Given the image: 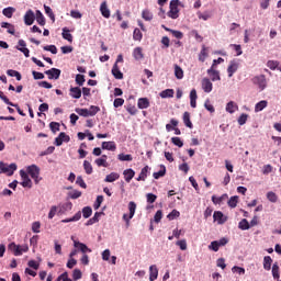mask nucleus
<instances>
[{
	"mask_svg": "<svg viewBox=\"0 0 281 281\" xmlns=\"http://www.w3.org/2000/svg\"><path fill=\"white\" fill-rule=\"evenodd\" d=\"M267 67L270 68L272 71H281V65L278 60H268Z\"/></svg>",
	"mask_w": 281,
	"mask_h": 281,
	"instance_id": "nucleus-18",
	"label": "nucleus"
},
{
	"mask_svg": "<svg viewBox=\"0 0 281 281\" xmlns=\"http://www.w3.org/2000/svg\"><path fill=\"white\" fill-rule=\"evenodd\" d=\"M49 128L53 133H58L60 131V123L58 122H50L49 123Z\"/></svg>",
	"mask_w": 281,
	"mask_h": 281,
	"instance_id": "nucleus-50",
	"label": "nucleus"
},
{
	"mask_svg": "<svg viewBox=\"0 0 281 281\" xmlns=\"http://www.w3.org/2000/svg\"><path fill=\"white\" fill-rule=\"evenodd\" d=\"M0 100L3 101L4 104H8L9 106H16V104L12 103L8 97L3 93V91H0Z\"/></svg>",
	"mask_w": 281,
	"mask_h": 281,
	"instance_id": "nucleus-45",
	"label": "nucleus"
},
{
	"mask_svg": "<svg viewBox=\"0 0 281 281\" xmlns=\"http://www.w3.org/2000/svg\"><path fill=\"white\" fill-rule=\"evenodd\" d=\"M209 249H212V251H218L221 249V246L218 245V240H214L210 244Z\"/></svg>",
	"mask_w": 281,
	"mask_h": 281,
	"instance_id": "nucleus-61",
	"label": "nucleus"
},
{
	"mask_svg": "<svg viewBox=\"0 0 281 281\" xmlns=\"http://www.w3.org/2000/svg\"><path fill=\"white\" fill-rule=\"evenodd\" d=\"M29 267L31 269H34L35 271H38L40 267H41V263H38V261H35V260H30L27 262Z\"/></svg>",
	"mask_w": 281,
	"mask_h": 281,
	"instance_id": "nucleus-59",
	"label": "nucleus"
},
{
	"mask_svg": "<svg viewBox=\"0 0 281 281\" xmlns=\"http://www.w3.org/2000/svg\"><path fill=\"white\" fill-rule=\"evenodd\" d=\"M134 41H142L144 38V35L142 34V31L139 29H135L133 33Z\"/></svg>",
	"mask_w": 281,
	"mask_h": 281,
	"instance_id": "nucleus-51",
	"label": "nucleus"
},
{
	"mask_svg": "<svg viewBox=\"0 0 281 281\" xmlns=\"http://www.w3.org/2000/svg\"><path fill=\"white\" fill-rule=\"evenodd\" d=\"M102 149L115 151L117 149V146L115 145V142H103Z\"/></svg>",
	"mask_w": 281,
	"mask_h": 281,
	"instance_id": "nucleus-20",
	"label": "nucleus"
},
{
	"mask_svg": "<svg viewBox=\"0 0 281 281\" xmlns=\"http://www.w3.org/2000/svg\"><path fill=\"white\" fill-rule=\"evenodd\" d=\"M76 82H77V85H79V87H82V85H85V77H83V75H77L76 76Z\"/></svg>",
	"mask_w": 281,
	"mask_h": 281,
	"instance_id": "nucleus-64",
	"label": "nucleus"
},
{
	"mask_svg": "<svg viewBox=\"0 0 281 281\" xmlns=\"http://www.w3.org/2000/svg\"><path fill=\"white\" fill-rule=\"evenodd\" d=\"M27 173L30 175V177H32V179L34 180L35 183L41 182V179H42V178H40L41 169L38 168V166H36V165L29 166Z\"/></svg>",
	"mask_w": 281,
	"mask_h": 281,
	"instance_id": "nucleus-3",
	"label": "nucleus"
},
{
	"mask_svg": "<svg viewBox=\"0 0 281 281\" xmlns=\"http://www.w3.org/2000/svg\"><path fill=\"white\" fill-rule=\"evenodd\" d=\"M133 56L135 60H142V58H144V55L142 54V47H136L133 52Z\"/></svg>",
	"mask_w": 281,
	"mask_h": 281,
	"instance_id": "nucleus-43",
	"label": "nucleus"
},
{
	"mask_svg": "<svg viewBox=\"0 0 281 281\" xmlns=\"http://www.w3.org/2000/svg\"><path fill=\"white\" fill-rule=\"evenodd\" d=\"M227 71H238V61H231Z\"/></svg>",
	"mask_w": 281,
	"mask_h": 281,
	"instance_id": "nucleus-62",
	"label": "nucleus"
},
{
	"mask_svg": "<svg viewBox=\"0 0 281 281\" xmlns=\"http://www.w3.org/2000/svg\"><path fill=\"white\" fill-rule=\"evenodd\" d=\"M171 143H172L175 146H178V148H183V140H181L180 137H172V138H171Z\"/></svg>",
	"mask_w": 281,
	"mask_h": 281,
	"instance_id": "nucleus-54",
	"label": "nucleus"
},
{
	"mask_svg": "<svg viewBox=\"0 0 281 281\" xmlns=\"http://www.w3.org/2000/svg\"><path fill=\"white\" fill-rule=\"evenodd\" d=\"M48 76V80H58L60 78V71H45Z\"/></svg>",
	"mask_w": 281,
	"mask_h": 281,
	"instance_id": "nucleus-38",
	"label": "nucleus"
},
{
	"mask_svg": "<svg viewBox=\"0 0 281 281\" xmlns=\"http://www.w3.org/2000/svg\"><path fill=\"white\" fill-rule=\"evenodd\" d=\"M88 113L90 114V117L98 115V113H100V106L91 105L88 110Z\"/></svg>",
	"mask_w": 281,
	"mask_h": 281,
	"instance_id": "nucleus-42",
	"label": "nucleus"
},
{
	"mask_svg": "<svg viewBox=\"0 0 281 281\" xmlns=\"http://www.w3.org/2000/svg\"><path fill=\"white\" fill-rule=\"evenodd\" d=\"M267 199L270 203H278V194H276V192L269 191L267 193Z\"/></svg>",
	"mask_w": 281,
	"mask_h": 281,
	"instance_id": "nucleus-44",
	"label": "nucleus"
},
{
	"mask_svg": "<svg viewBox=\"0 0 281 281\" xmlns=\"http://www.w3.org/2000/svg\"><path fill=\"white\" fill-rule=\"evenodd\" d=\"M81 279H82V271H80V269H75L72 271V280L77 281Z\"/></svg>",
	"mask_w": 281,
	"mask_h": 281,
	"instance_id": "nucleus-53",
	"label": "nucleus"
},
{
	"mask_svg": "<svg viewBox=\"0 0 281 281\" xmlns=\"http://www.w3.org/2000/svg\"><path fill=\"white\" fill-rule=\"evenodd\" d=\"M20 177L23 180L21 182V186L23 188H32V180L30 179V176H27V172H25L24 170L20 171Z\"/></svg>",
	"mask_w": 281,
	"mask_h": 281,
	"instance_id": "nucleus-9",
	"label": "nucleus"
},
{
	"mask_svg": "<svg viewBox=\"0 0 281 281\" xmlns=\"http://www.w3.org/2000/svg\"><path fill=\"white\" fill-rule=\"evenodd\" d=\"M119 159L120 161H131L133 156L131 154H120Z\"/></svg>",
	"mask_w": 281,
	"mask_h": 281,
	"instance_id": "nucleus-57",
	"label": "nucleus"
},
{
	"mask_svg": "<svg viewBox=\"0 0 281 281\" xmlns=\"http://www.w3.org/2000/svg\"><path fill=\"white\" fill-rule=\"evenodd\" d=\"M0 170L4 175H8V177H12V175H14V171H16V164L8 165L3 161H0Z\"/></svg>",
	"mask_w": 281,
	"mask_h": 281,
	"instance_id": "nucleus-4",
	"label": "nucleus"
},
{
	"mask_svg": "<svg viewBox=\"0 0 281 281\" xmlns=\"http://www.w3.org/2000/svg\"><path fill=\"white\" fill-rule=\"evenodd\" d=\"M44 10L47 16L53 21V23L56 21V15L54 14V11L50 7H47V4H44Z\"/></svg>",
	"mask_w": 281,
	"mask_h": 281,
	"instance_id": "nucleus-35",
	"label": "nucleus"
},
{
	"mask_svg": "<svg viewBox=\"0 0 281 281\" xmlns=\"http://www.w3.org/2000/svg\"><path fill=\"white\" fill-rule=\"evenodd\" d=\"M70 16L71 19H82V13L78 10H71Z\"/></svg>",
	"mask_w": 281,
	"mask_h": 281,
	"instance_id": "nucleus-63",
	"label": "nucleus"
},
{
	"mask_svg": "<svg viewBox=\"0 0 281 281\" xmlns=\"http://www.w3.org/2000/svg\"><path fill=\"white\" fill-rule=\"evenodd\" d=\"M100 13L104 19H111V9H109V4L106 3V1H103L100 4Z\"/></svg>",
	"mask_w": 281,
	"mask_h": 281,
	"instance_id": "nucleus-10",
	"label": "nucleus"
},
{
	"mask_svg": "<svg viewBox=\"0 0 281 281\" xmlns=\"http://www.w3.org/2000/svg\"><path fill=\"white\" fill-rule=\"evenodd\" d=\"M183 123L187 126V128H193L192 121H190V112L183 113Z\"/></svg>",
	"mask_w": 281,
	"mask_h": 281,
	"instance_id": "nucleus-32",
	"label": "nucleus"
},
{
	"mask_svg": "<svg viewBox=\"0 0 281 281\" xmlns=\"http://www.w3.org/2000/svg\"><path fill=\"white\" fill-rule=\"evenodd\" d=\"M159 277V269L156 265L149 267V281H155Z\"/></svg>",
	"mask_w": 281,
	"mask_h": 281,
	"instance_id": "nucleus-14",
	"label": "nucleus"
},
{
	"mask_svg": "<svg viewBox=\"0 0 281 281\" xmlns=\"http://www.w3.org/2000/svg\"><path fill=\"white\" fill-rule=\"evenodd\" d=\"M76 113H78V115H80L81 117H91V115L89 114V109H80L77 108Z\"/></svg>",
	"mask_w": 281,
	"mask_h": 281,
	"instance_id": "nucleus-41",
	"label": "nucleus"
},
{
	"mask_svg": "<svg viewBox=\"0 0 281 281\" xmlns=\"http://www.w3.org/2000/svg\"><path fill=\"white\" fill-rule=\"evenodd\" d=\"M70 95L75 98V100H80V98H82V90L78 87L70 88Z\"/></svg>",
	"mask_w": 281,
	"mask_h": 281,
	"instance_id": "nucleus-17",
	"label": "nucleus"
},
{
	"mask_svg": "<svg viewBox=\"0 0 281 281\" xmlns=\"http://www.w3.org/2000/svg\"><path fill=\"white\" fill-rule=\"evenodd\" d=\"M272 278L274 280H280V266H278V263H273L272 266Z\"/></svg>",
	"mask_w": 281,
	"mask_h": 281,
	"instance_id": "nucleus-34",
	"label": "nucleus"
},
{
	"mask_svg": "<svg viewBox=\"0 0 281 281\" xmlns=\"http://www.w3.org/2000/svg\"><path fill=\"white\" fill-rule=\"evenodd\" d=\"M82 218V213L79 211L72 217L61 220V223H74L76 221H80Z\"/></svg>",
	"mask_w": 281,
	"mask_h": 281,
	"instance_id": "nucleus-28",
	"label": "nucleus"
},
{
	"mask_svg": "<svg viewBox=\"0 0 281 281\" xmlns=\"http://www.w3.org/2000/svg\"><path fill=\"white\" fill-rule=\"evenodd\" d=\"M35 21L38 23V25H45V15H43V12H41V10H37L35 12Z\"/></svg>",
	"mask_w": 281,
	"mask_h": 281,
	"instance_id": "nucleus-26",
	"label": "nucleus"
},
{
	"mask_svg": "<svg viewBox=\"0 0 281 281\" xmlns=\"http://www.w3.org/2000/svg\"><path fill=\"white\" fill-rule=\"evenodd\" d=\"M222 63H225V59H223V57H218L217 59H214L211 68L207 69V71H216V69H218V65H222Z\"/></svg>",
	"mask_w": 281,
	"mask_h": 281,
	"instance_id": "nucleus-23",
	"label": "nucleus"
},
{
	"mask_svg": "<svg viewBox=\"0 0 281 281\" xmlns=\"http://www.w3.org/2000/svg\"><path fill=\"white\" fill-rule=\"evenodd\" d=\"M123 175L126 183H131V181L133 180V177H135V170L126 169L123 171Z\"/></svg>",
	"mask_w": 281,
	"mask_h": 281,
	"instance_id": "nucleus-19",
	"label": "nucleus"
},
{
	"mask_svg": "<svg viewBox=\"0 0 281 281\" xmlns=\"http://www.w3.org/2000/svg\"><path fill=\"white\" fill-rule=\"evenodd\" d=\"M202 89H203L204 93H212L213 85L209 78L202 79Z\"/></svg>",
	"mask_w": 281,
	"mask_h": 281,
	"instance_id": "nucleus-13",
	"label": "nucleus"
},
{
	"mask_svg": "<svg viewBox=\"0 0 281 281\" xmlns=\"http://www.w3.org/2000/svg\"><path fill=\"white\" fill-rule=\"evenodd\" d=\"M271 265H273V259H271V256H266L263 258V269L266 271H271Z\"/></svg>",
	"mask_w": 281,
	"mask_h": 281,
	"instance_id": "nucleus-24",
	"label": "nucleus"
},
{
	"mask_svg": "<svg viewBox=\"0 0 281 281\" xmlns=\"http://www.w3.org/2000/svg\"><path fill=\"white\" fill-rule=\"evenodd\" d=\"M228 205L231 207H236V205H238V195L231 196L228 200Z\"/></svg>",
	"mask_w": 281,
	"mask_h": 281,
	"instance_id": "nucleus-56",
	"label": "nucleus"
},
{
	"mask_svg": "<svg viewBox=\"0 0 281 281\" xmlns=\"http://www.w3.org/2000/svg\"><path fill=\"white\" fill-rule=\"evenodd\" d=\"M226 111L227 113H236V111H238V105L234 101H231L226 105Z\"/></svg>",
	"mask_w": 281,
	"mask_h": 281,
	"instance_id": "nucleus-31",
	"label": "nucleus"
},
{
	"mask_svg": "<svg viewBox=\"0 0 281 281\" xmlns=\"http://www.w3.org/2000/svg\"><path fill=\"white\" fill-rule=\"evenodd\" d=\"M207 56H210V50L207 49V47L205 45H203L199 53L200 63H205Z\"/></svg>",
	"mask_w": 281,
	"mask_h": 281,
	"instance_id": "nucleus-15",
	"label": "nucleus"
},
{
	"mask_svg": "<svg viewBox=\"0 0 281 281\" xmlns=\"http://www.w3.org/2000/svg\"><path fill=\"white\" fill-rule=\"evenodd\" d=\"M254 85H258L259 89L263 90L267 87V78L265 75L257 76L252 79Z\"/></svg>",
	"mask_w": 281,
	"mask_h": 281,
	"instance_id": "nucleus-11",
	"label": "nucleus"
},
{
	"mask_svg": "<svg viewBox=\"0 0 281 281\" xmlns=\"http://www.w3.org/2000/svg\"><path fill=\"white\" fill-rule=\"evenodd\" d=\"M9 249L13 251L14 256H23V254H27V251H30V247H27V245L21 246L14 243L9 245Z\"/></svg>",
	"mask_w": 281,
	"mask_h": 281,
	"instance_id": "nucleus-2",
	"label": "nucleus"
},
{
	"mask_svg": "<svg viewBox=\"0 0 281 281\" xmlns=\"http://www.w3.org/2000/svg\"><path fill=\"white\" fill-rule=\"evenodd\" d=\"M61 36L65 38V41H68V43H74V35H71L69 29L64 27Z\"/></svg>",
	"mask_w": 281,
	"mask_h": 281,
	"instance_id": "nucleus-21",
	"label": "nucleus"
},
{
	"mask_svg": "<svg viewBox=\"0 0 281 281\" xmlns=\"http://www.w3.org/2000/svg\"><path fill=\"white\" fill-rule=\"evenodd\" d=\"M161 170L154 172L153 177L154 179H160V177H166V167L161 166Z\"/></svg>",
	"mask_w": 281,
	"mask_h": 281,
	"instance_id": "nucleus-49",
	"label": "nucleus"
},
{
	"mask_svg": "<svg viewBox=\"0 0 281 281\" xmlns=\"http://www.w3.org/2000/svg\"><path fill=\"white\" fill-rule=\"evenodd\" d=\"M213 218L218 223V225H224V223H227V216H225L221 211H215Z\"/></svg>",
	"mask_w": 281,
	"mask_h": 281,
	"instance_id": "nucleus-12",
	"label": "nucleus"
},
{
	"mask_svg": "<svg viewBox=\"0 0 281 281\" xmlns=\"http://www.w3.org/2000/svg\"><path fill=\"white\" fill-rule=\"evenodd\" d=\"M267 101L262 100L260 102H258L256 105H255V112L256 113H260V111H263V109H267Z\"/></svg>",
	"mask_w": 281,
	"mask_h": 281,
	"instance_id": "nucleus-36",
	"label": "nucleus"
},
{
	"mask_svg": "<svg viewBox=\"0 0 281 281\" xmlns=\"http://www.w3.org/2000/svg\"><path fill=\"white\" fill-rule=\"evenodd\" d=\"M248 119H249V115L243 113V114L238 117V120H237L239 126H245V124H247V120H248Z\"/></svg>",
	"mask_w": 281,
	"mask_h": 281,
	"instance_id": "nucleus-47",
	"label": "nucleus"
},
{
	"mask_svg": "<svg viewBox=\"0 0 281 281\" xmlns=\"http://www.w3.org/2000/svg\"><path fill=\"white\" fill-rule=\"evenodd\" d=\"M71 240H74V247L76 249H79L81 254L83 255L91 254V249L86 244L75 240L74 237H71Z\"/></svg>",
	"mask_w": 281,
	"mask_h": 281,
	"instance_id": "nucleus-7",
	"label": "nucleus"
},
{
	"mask_svg": "<svg viewBox=\"0 0 281 281\" xmlns=\"http://www.w3.org/2000/svg\"><path fill=\"white\" fill-rule=\"evenodd\" d=\"M114 109H120V106H124V99L116 98L113 102Z\"/></svg>",
	"mask_w": 281,
	"mask_h": 281,
	"instance_id": "nucleus-60",
	"label": "nucleus"
},
{
	"mask_svg": "<svg viewBox=\"0 0 281 281\" xmlns=\"http://www.w3.org/2000/svg\"><path fill=\"white\" fill-rule=\"evenodd\" d=\"M34 21H36V14L32 9H29L24 14V23L25 25H33Z\"/></svg>",
	"mask_w": 281,
	"mask_h": 281,
	"instance_id": "nucleus-6",
	"label": "nucleus"
},
{
	"mask_svg": "<svg viewBox=\"0 0 281 281\" xmlns=\"http://www.w3.org/2000/svg\"><path fill=\"white\" fill-rule=\"evenodd\" d=\"M138 109H148L150 106V100L148 98H139L137 101Z\"/></svg>",
	"mask_w": 281,
	"mask_h": 281,
	"instance_id": "nucleus-16",
	"label": "nucleus"
},
{
	"mask_svg": "<svg viewBox=\"0 0 281 281\" xmlns=\"http://www.w3.org/2000/svg\"><path fill=\"white\" fill-rule=\"evenodd\" d=\"M209 76L213 82H216V80H221V75H218V71H210Z\"/></svg>",
	"mask_w": 281,
	"mask_h": 281,
	"instance_id": "nucleus-58",
	"label": "nucleus"
},
{
	"mask_svg": "<svg viewBox=\"0 0 281 281\" xmlns=\"http://www.w3.org/2000/svg\"><path fill=\"white\" fill-rule=\"evenodd\" d=\"M83 170L86 171L87 175L93 173V166H91V162H89V160L83 161Z\"/></svg>",
	"mask_w": 281,
	"mask_h": 281,
	"instance_id": "nucleus-39",
	"label": "nucleus"
},
{
	"mask_svg": "<svg viewBox=\"0 0 281 281\" xmlns=\"http://www.w3.org/2000/svg\"><path fill=\"white\" fill-rule=\"evenodd\" d=\"M179 5H181V2L179 0L170 1V10L167 13V16H169V19H179Z\"/></svg>",
	"mask_w": 281,
	"mask_h": 281,
	"instance_id": "nucleus-1",
	"label": "nucleus"
},
{
	"mask_svg": "<svg viewBox=\"0 0 281 281\" xmlns=\"http://www.w3.org/2000/svg\"><path fill=\"white\" fill-rule=\"evenodd\" d=\"M43 49L45 52H50V54H58V48H56V45H47L44 46Z\"/></svg>",
	"mask_w": 281,
	"mask_h": 281,
	"instance_id": "nucleus-55",
	"label": "nucleus"
},
{
	"mask_svg": "<svg viewBox=\"0 0 281 281\" xmlns=\"http://www.w3.org/2000/svg\"><path fill=\"white\" fill-rule=\"evenodd\" d=\"M14 12H16V9L14 7L4 8L2 10L3 16H7V19H12Z\"/></svg>",
	"mask_w": 281,
	"mask_h": 281,
	"instance_id": "nucleus-25",
	"label": "nucleus"
},
{
	"mask_svg": "<svg viewBox=\"0 0 281 281\" xmlns=\"http://www.w3.org/2000/svg\"><path fill=\"white\" fill-rule=\"evenodd\" d=\"M71 138L65 132H60L58 137L55 138V146H63V142L69 143Z\"/></svg>",
	"mask_w": 281,
	"mask_h": 281,
	"instance_id": "nucleus-8",
	"label": "nucleus"
},
{
	"mask_svg": "<svg viewBox=\"0 0 281 281\" xmlns=\"http://www.w3.org/2000/svg\"><path fill=\"white\" fill-rule=\"evenodd\" d=\"M142 16L144 21H153V12H150L149 10H143Z\"/></svg>",
	"mask_w": 281,
	"mask_h": 281,
	"instance_id": "nucleus-48",
	"label": "nucleus"
},
{
	"mask_svg": "<svg viewBox=\"0 0 281 281\" xmlns=\"http://www.w3.org/2000/svg\"><path fill=\"white\" fill-rule=\"evenodd\" d=\"M160 98H175V90L173 89H166L160 92Z\"/></svg>",
	"mask_w": 281,
	"mask_h": 281,
	"instance_id": "nucleus-33",
	"label": "nucleus"
},
{
	"mask_svg": "<svg viewBox=\"0 0 281 281\" xmlns=\"http://www.w3.org/2000/svg\"><path fill=\"white\" fill-rule=\"evenodd\" d=\"M100 216H102V213L95 212L93 217L87 221L86 225H95V223H99Z\"/></svg>",
	"mask_w": 281,
	"mask_h": 281,
	"instance_id": "nucleus-27",
	"label": "nucleus"
},
{
	"mask_svg": "<svg viewBox=\"0 0 281 281\" xmlns=\"http://www.w3.org/2000/svg\"><path fill=\"white\" fill-rule=\"evenodd\" d=\"M250 224L249 221H247V218H243L239 223H238V228L241 229L243 232L250 229Z\"/></svg>",
	"mask_w": 281,
	"mask_h": 281,
	"instance_id": "nucleus-30",
	"label": "nucleus"
},
{
	"mask_svg": "<svg viewBox=\"0 0 281 281\" xmlns=\"http://www.w3.org/2000/svg\"><path fill=\"white\" fill-rule=\"evenodd\" d=\"M91 214H93V210L91 209V206H86L82 209L83 218H89Z\"/></svg>",
	"mask_w": 281,
	"mask_h": 281,
	"instance_id": "nucleus-46",
	"label": "nucleus"
},
{
	"mask_svg": "<svg viewBox=\"0 0 281 281\" xmlns=\"http://www.w3.org/2000/svg\"><path fill=\"white\" fill-rule=\"evenodd\" d=\"M148 177V166L144 167L140 170V173L138 178H136V181H146V178Z\"/></svg>",
	"mask_w": 281,
	"mask_h": 281,
	"instance_id": "nucleus-29",
	"label": "nucleus"
},
{
	"mask_svg": "<svg viewBox=\"0 0 281 281\" xmlns=\"http://www.w3.org/2000/svg\"><path fill=\"white\" fill-rule=\"evenodd\" d=\"M135 210H137V204L134 201H131L128 203L130 215H127V214L123 215V220L127 223V225H128L131 218H133L135 216Z\"/></svg>",
	"mask_w": 281,
	"mask_h": 281,
	"instance_id": "nucleus-5",
	"label": "nucleus"
},
{
	"mask_svg": "<svg viewBox=\"0 0 281 281\" xmlns=\"http://www.w3.org/2000/svg\"><path fill=\"white\" fill-rule=\"evenodd\" d=\"M117 179H120V173L111 172L105 177L104 181L105 183H113L114 181H117Z\"/></svg>",
	"mask_w": 281,
	"mask_h": 281,
	"instance_id": "nucleus-22",
	"label": "nucleus"
},
{
	"mask_svg": "<svg viewBox=\"0 0 281 281\" xmlns=\"http://www.w3.org/2000/svg\"><path fill=\"white\" fill-rule=\"evenodd\" d=\"M175 126H179V121L171 119L170 124L166 125V131L170 133V131H175Z\"/></svg>",
	"mask_w": 281,
	"mask_h": 281,
	"instance_id": "nucleus-40",
	"label": "nucleus"
},
{
	"mask_svg": "<svg viewBox=\"0 0 281 281\" xmlns=\"http://www.w3.org/2000/svg\"><path fill=\"white\" fill-rule=\"evenodd\" d=\"M179 216H181V213H179L177 210H173L167 215V218H169V221H175V218H179Z\"/></svg>",
	"mask_w": 281,
	"mask_h": 281,
	"instance_id": "nucleus-52",
	"label": "nucleus"
},
{
	"mask_svg": "<svg viewBox=\"0 0 281 281\" xmlns=\"http://www.w3.org/2000/svg\"><path fill=\"white\" fill-rule=\"evenodd\" d=\"M1 27L7 29V30H8V31H7L8 34H12V35L15 34L14 25H12V24H10V23H8V22H2V23H1Z\"/></svg>",
	"mask_w": 281,
	"mask_h": 281,
	"instance_id": "nucleus-37",
	"label": "nucleus"
}]
</instances>
